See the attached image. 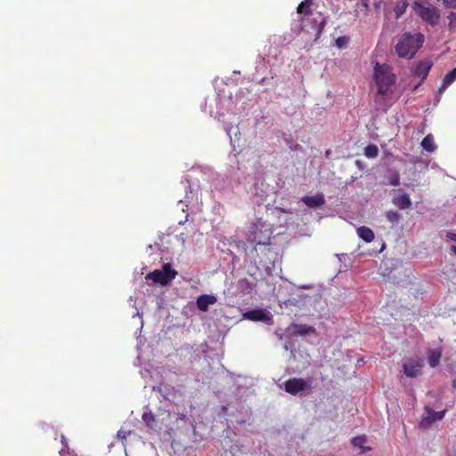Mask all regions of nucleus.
Instances as JSON below:
<instances>
[{"instance_id":"nucleus-1","label":"nucleus","mask_w":456,"mask_h":456,"mask_svg":"<svg viewBox=\"0 0 456 456\" xmlns=\"http://www.w3.org/2000/svg\"><path fill=\"white\" fill-rule=\"evenodd\" d=\"M424 35L421 33H404L395 45V52L399 57L412 58L417 51L422 46Z\"/></svg>"},{"instance_id":"nucleus-2","label":"nucleus","mask_w":456,"mask_h":456,"mask_svg":"<svg viewBox=\"0 0 456 456\" xmlns=\"http://www.w3.org/2000/svg\"><path fill=\"white\" fill-rule=\"evenodd\" d=\"M374 80L378 87V94L381 96L392 94V86L395 82V77L391 72L389 66L376 63L374 68Z\"/></svg>"},{"instance_id":"nucleus-3","label":"nucleus","mask_w":456,"mask_h":456,"mask_svg":"<svg viewBox=\"0 0 456 456\" xmlns=\"http://www.w3.org/2000/svg\"><path fill=\"white\" fill-rule=\"evenodd\" d=\"M411 8L414 13L430 26H436L440 20V12L435 5L422 0H415Z\"/></svg>"},{"instance_id":"nucleus-4","label":"nucleus","mask_w":456,"mask_h":456,"mask_svg":"<svg viewBox=\"0 0 456 456\" xmlns=\"http://www.w3.org/2000/svg\"><path fill=\"white\" fill-rule=\"evenodd\" d=\"M177 274L169 264H165L162 270H154L146 276V280H151L154 283H159L163 286L167 285Z\"/></svg>"},{"instance_id":"nucleus-5","label":"nucleus","mask_w":456,"mask_h":456,"mask_svg":"<svg viewBox=\"0 0 456 456\" xmlns=\"http://www.w3.org/2000/svg\"><path fill=\"white\" fill-rule=\"evenodd\" d=\"M313 381L310 379L308 381L301 378H291L284 382V390L293 395H296L299 392H303L309 387V383Z\"/></svg>"},{"instance_id":"nucleus-6","label":"nucleus","mask_w":456,"mask_h":456,"mask_svg":"<svg viewBox=\"0 0 456 456\" xmlns=\"http://www.w3.org/2000/svg\"><path fill=\"white\" fill-rule=\"evenodd\" d=\"M424 367V362L421 358L411 359L403 363V373L409 378H416L420 374Z\"/></svg>"},{"instance_id":"nucleus-7","label":"nucleus","mask_w":456,"mask_h":456,"mask_svg":"<svg viewBox=\"0 0 456 456\" xmlns=\"http://www.w3.org/2000/svg\"><path fill=\"white\" fill-rule=\"evenodd\" d=\"M251 241L255 243L256 249L257 246H268L271 240V232L269 229L263 230L262 227L255 226L252 231Z\"/></svg>"},{"instance_id":"nucleus-8","label":"nucleus","mask_w":456,"mask_h":456,"mask_svg":"<svg viewBox=\"0 0 456 456\" xmlns=\"http://www.w3.org/2000/svg\"><path fill=\"white\" fill-rule=\"evenodd\" d=\"M428 415L420 420L419 426L423 428H427L430 427L434 422L437 420H441L444 419L446 410H443L440 411H435L429 407H425Z\"/></svg>"},{"instance_id":"nucleus-9","label":"nucleus","mask_w":456,"mask_h":456,"mask_svg":"<svg viewBox=\"0 0 456 456\" xmlns=\"http://www.w3.org/2000/svg\"><path fill=\"white\" fill-rule=\"evenodd\" d=\"M244 317L253 322H263L265 323H271L272 314L266 313L262 309H253L244 314Z\"/></svg>"},{"instance_id":"nucleus-10","label":"nucleus","mask_w":456,"mask_h":456,"mask_svg":"<svg viewBox=\"0 0 456 456\" xmlns=\"http://www.w3.org/2000/svg\"><path fill=\"white\" fill-rule=\"evenodd\" d=\"M287 332H289L293 336H304L307 334L315 333V329L313 326L307 324L291 323L287 328Z\"/></svg>"},{"instance_id":"nucleus-11","label":"nucleus","mask_w":456,"mask_h":456,"mask_svg":"<svg viewBox=\"0 0 456 456\" xmlns=\"http://www.w3.org/2000/svg\"><path fill=\"white\" fill-rule=\"evenodd\" d=\"M433 66V63L431 61L426 60L423 61H420L417 64L413 70V74L415 77H420L421 82H423L427 77L428 76V73Z\"/></svg>"},{"instance_id":"nucleus-12","label":"nucleus","mask_w":456,"mask_h":456,"mask_svg":"<svg viewBox=\"0 0 456 456\" xmlns=\"http://www.w3.org/2000/svg\"><path fill=\"white\" fill-rule=\"evenodd\" d=\"M301 201L310 208H315L325 203L324 195L322 192L316 193L314 196H304Z\"/></svg>"},{"instance_id":"nucleus-13","label":"nucleus","mask_w":456,"mask_h":456,"mask_svg":"<svg viewBox=\"0 0 456 456\" xmlns=\"http://www.w3.org/2000/svg\"><path fill=\"white\" fill-rule=\"evenodd\" d=\"M216 302V298L211 295H201L197 298L196 305L199 310L207 312L209 305H214Z\"/></svg>"},{"instance_id":"nucleus-14","label":"nucleus","mask_w":456,"mask_h":456,"mask_svg":"<svg viewBox=\"0 0 456 456\" xmlns=\"http://www.w3.org/2000/svg\"><path fill=\"white\" fill-rule=\"evenodd\" d=\"M392 203L400 209H407L411 206V200L406 192L395 196Z\"/></svg>"},{"instance_id":"nucleus-15","label":"nucleus","mask_w":456,"mask_h":456,"mask_svg":"<svg viewBox=\"0 0 456 456\" xmlns=\"http://www.w3.org/2000/svg\"><path fill=\"white\" fill-rule=\"evenodd\" d=\"M237 290L241 294H249L255 288V284L250 282L248 279H240L236 285Z\"/></svg>"},{"instance_id":"nucleus-16","label":"nucleus","mask_w":456,"mask_h":456,"mask_svg":"<svg viewBox=\"0 0 456 456\" xmlns=\"http://www.w3.org/2000/svg\"><path fill=\"white\" fill-rule=\"evenodd\" d=\"M357 235L365 242H371L375 237L373 231L367 226L357 228Z\"/></svg>"},{"instance_id":"nucleus-17","label":"nucleus","mask_w":456,"mask_h":456,"mask_svg":"<svg viewBox=\"0 0 456 456\" xmlns=\"http://www.w3.org/2000/svg\"><path fill=\"white\" fill-rule=\"evenodd\" d=\"M366 442H367V437H366V436L362 435V436L354 437L352 439V445L354 447L360 448L362 450V453H364V452L371 451L370 446H365Z\"/></svg>"},{"instance_id":"nucleus-18","label":"nucleus","mask_w":456,"mask_h":456,"mask_svg":"<svg viewBox=\"0 0 456 456\" xmlns=\"http://www.w3.org/2000/svg\"><path fill=\"white\" fill-rule=\"evenodd\" d=\"M456 80V67L447 73L443 80L442 86L439 88V94H442L444 91Z\"/></svg>"},{"instance_id":"nucleus-19","label":"nucleus","mask_w":456,"mask_h":456,"mask_svg":"<svg viewBox=\"0 0 456 456\" xmlns=\"http://www.w3.org/2000/svg\"><path fill=\"white\" fill-rule=\"evenodd\" d=\"M441 357H442V351L440 349L430 350L428 352V361L430 367H432V368L436 367L440 362Z\"/></svg>"},{"instance_id":"nucleus-20","label":"nucleus","mask_w":456,"mask_h":456,"mask_svg":"<svg viewBox=\"0 0 456 456\" xmlns=\"http://www.w3.org/2000/svg\"><path fill=\"white\" fill-rule=\"evenodd\" d=\"M142 420H143L144 424H145L148 428H151V429H153V430H156V429H158V428H160L158 426L156 417H155V415H154L152 412H151V411H149V412H144V413L142 414Z\"/></svg>"},{"instance_id":"nucleus-21","label":"nucleus","mask_w":456,"mask_h":456,"mask_svg":"<svg viewBox=\"0 0 456 456\" xmlns=\"http://www.w3.org/2000/svg\"><path fill=\"white\" fill-rule=\"evenodd\" d=\"M421 146L428 152H433L436 149L434 137L431 134H427L421 141Z\"/></svg>"},{"instance_id":"nucleus-22","label":"nucleus","mask_w":456,"mask_h":456,"mask_svg":"<svg viewBox=\"0 0 456 456\" xmlns=\"http://www.w3.org/2000/svg\"><path fill=\"white\" fill-rule=\"evenodd\" d=\"M408 7V0H399L395 3L394 12L396 19L400 18L406 11Z\"/></svg>"},{"instance_id":"nucleus-23","label":"nucleus","mask_w":456,"mask_h":456,"mask_svg":"<svg viewBox=\"0 0 456 456\" xmlns=\"http://www.w3.org/2000/svg\"><path fill=\"white\" fill-rule=\"evenodd\" d=\"M311 5H312V0H305L299 4L297 11L300 14L304 13L305 15H308L311 13Z\"/></svg>"},{"instance_id":"nucleus-24","label":"nucleus","mask_w":456,"mask_h":456,"mask_svg":"<svg viewBox=\"0 0 456 456\" xmlns=\"http://www.w3.org/2000/svg\"><path fill=\"white\" fill-rule=\"evenodd\" d=\"M388 183L392 186L400 184V175L397 171L390 170L387 175Z\"/></svg>"},{"instance_id":"nucleus-25","label":"nucleus","mask_w":456,"mask_h":456,"mask_svg":"<svg viewBox=\"0 0 456 456\" xmlns=\"http://www.w3.org/2000/svg\"><path fill=\"white\" fill-rule=\"evenodd\" d=\"M364 155L367 158H376L379 155V149L375 144H369L364 148Z\"/></svg>"},{"instance_id":"nucleus-26","label":"nucleus","mask_w":456,"mask_h":456,"mask_svg":"<svg viewBox=\"0 0 456 456\" xmlns=\"http://www.w3.org/2000/svg\"><path fill=\"white\" fill-rule=\"evenodd\" d=\"M385 216L387 221H389L392 224L398 223L401 218V215L397 211L394 210L387 211Z\"/></svg>"},{"instance_id":"nucleus-27","label":"nucleus","mask_w":456,"mask_h":456,"mask_svg":"<svg viewBox=\"0 0 456 456\" xmlns=\"http://www.w3.org/2000/svg\"><path fill=\"white\" fill-rule=\"evenodd\" d=\"M449 24L448 27L451 30L456 28V12H450L448 15Z\"/></svg>"},{"instance_id":"nucleus-28","label":"nucleus","mask_w":456,"mask_h":456,"mask_svg":"<svg viewBox=\"0 0 456 456\" xmlns=\"http://www.w3.org/2000/svg\"><path fill=\"white\" fill-rule=\"evenodd\" d=\"M444 4L447 8H456V0H443Z\"/></svg>"},{"instance_id":"nucleus-29","label":"nucleus","mask_w":456,"mask_h":456,"mask_svg":"<svg viewBox=\"0 0 456 456\" xmlns=\"http://www.w3.org/2000/svg\"><path fill=\"white\" fill-rule=\"evenodd\" d=\"M127 434L128 433L126 430L120 429L118 431L117 436L123 441L126 439Z\"/></svg>"},{"instance_id":"nucleus-30","label":"nucleus","mask_w":456,"mask_h":456,"mask_svg":"<svg viewBox=\"0 0 456 456\" xmlns=\"http://www.w3.org/2000/svg\"><path fill=\"white\" fill-rule=\"evenodd\" d=\"M447 237L450 238L452 240L456 241V233L449 232L447 234Z\"/></svg>"},{"instance_id":"nucleus-31","label":"nucleus","mask_w":456,"mask_h":456,"mask_svg":"<svg viewBox=\"0 0 456 456\" xmlns=\"http://www.w3.org/2000/svg\"><path fill=\"white\" fill-rule=\"evenodd\" d=\"M342 40H343V38H341V37L337 39L336 44L338 46H339V47L342 46Z\"/></svg>"},{"instance_id":"nucleus-32","label":"nucleus","mask_w":456,"mask_h":456,"mask_svg":"<svg viewBox=\"0 0 456 456\" xmlns=\"http://www.w3.org/2000/svg\"><path fill=\"white\" fill-rule=\"evenodd\" d=\"M420 83H419L417 86H415L414 87V90H416V88H418V86H419Z\"/></svg>"}]
</instances>
